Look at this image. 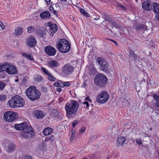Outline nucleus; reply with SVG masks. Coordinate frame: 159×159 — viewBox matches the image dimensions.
I'll return each instance as SVG.
<instances>
[{
	"instance_id": "nucleus-63",
	"label": "nucleus",
	"mask_w": 159,
	"mask_h": 159,
	"mask_svg": "<svg viewBox=\"0 0 159 159\" xmlns=\"http://www.w3.org/2000/svg\"><path fill=\"white\" fill-rule=\"evenodd\" d=\"M157 153L159 155V150H158L157 151Z\"/></svg>"
},
{
	"instance_id": "nucleus-48",
	"label": "nucleus",
	"mask_w": 159,
	"mask_h": 159,
	"mask_svg": "<svg viewBox=\"0 0 159 159\" xmlns=\"http://www.w3.org/2000/svg\"><path fill=\"white\" fill-rule=\"evenodd\" d=\"M60 83H58V82H55L54 83V85L56 87H58L60 86Z\"/></svg>"
},
{
	"instance_id": "nucleus-30",
	"label": "nucleus",
	"mask_w": 159,
	"mask_h": 159,
	"mask_svg": "<svg viewBox=\"0 0 159 159\" xmlns=\"http://www.w3.org/2000/svg\"><path fill=\"white\" fill-rule=\"evenodd\" d=\"M104 18H106L108 21V22L110 23L113 20L111 17L110 15H108L107 13H105L104 14Z\"/></svg>"
},
{
	"instance_id": "nucleus-38",
	"label": "nucleus",
	"mask_w": 159,
	"mask_h": 159,
	"mask_svg": "<svg viewBox=\"0 0 159 159\" xmlns=\"http://www.w3.org/2000/svg\"><path fill=\"white\" fill-rule=\"evenodd\" d=\"M5 85V84L2 81H0V90H3L4 89Z\"/></svg>"
},
{
	"instance_id": "nucleus-16",
	"label": "nucleus",
	"mask_w": 159,
	"mask_h": 159,
	"mask_svg": "<svg viewBox=\"0 0 159 159\" xmlns=\"http://www.w3.org/2000/svg\"><path fill=\"white\" fill-rule=\"evenodd\" d=\"M151 2L149 0L143 2L142 3V8L145 10L149 11L152 9V6H151Z\"/></svg>"
},
{
	"instance_id": "nucleus-5",
	"label": "nucleus",
	"mask_w": 159,
	"mask_h": 159,
	"mask_svg": "<svg viewBox=\"0 0 159 159\" xmlns=\"http://www.w3.org/2000/svg\"><path fill=\"white\" fill-rule=\"evenodd\" d=\"M17 114L15 112L7 111L3 116L4 119L6 121L11 122L14 121L17 118Z\"/></svg>"
},
{
	"instance_id": "nucleus-40",
	"label": "nucleus",
	"mask_w": 159,
	"mask_h": 159,
	"mask_svg": "<svg viewBox=\"0 0 159 159\" xmlns=\"http://www.w3.org/2000/svg\"><path fill=\"white\" fill-rule=\"evenodd\" d=\"M78 120H75L72 123V126L74 127L75 125L78 123Z\"/></svg>"
},
{
	"instance_id": "nucleus-15",
	"label": "nucleus",
	"mask_w": 159,
	"mask_h": 159,
	"mask_svg": "<svg viewBox=\"0 0 159 159\" xmlns=\"http://www.w3.org/2000/svg\"><path fill=\"white\" fill-rule=\"evenodd\" d=\"M15 96L11 97L10 100L7 102V105L8 106L12 108H15L17 107L16 102V98Z\"/></svg>"
},
{
	"instance_id": "nucleus-27",
	"label": "nucleus",
	"mask_w": 159,
	"mask_h": 159,
	"mask_svg": "<svg viewBox=\"0 0 159 159\" xmlns=\"http://www.w3.org/2000/svg\"><path fill=\"white\" fill-rule=\"evenodd\" d=\"M55 138L53 135H52L49 137H46L45 139V142H48L50 143L52 142Z\"/></svg>"
},
{
	"instance_id": "nucleus-52",
	"label": "nucleus",
	"mask_w": 159,
	"mask_h": 159,
	"mask_svg": "<svg viewBox=\"0 0 159 159\" xmlns=\"http://www.w3.org/2000/svg\"><path fill=\"white\" fill-rule=\"evenodd\" d=\"M155 18L159 21V15L157 14L155 16Z\"/></svg>"
},
{
	"instance_id": "nucleus-35",
	"label": "nucleus",
	"mask_w": 159,
	"mask_h": 159,
	"mask_svg": "<svg viewBox=\"0 0 159 159\" xmlns=\"http://www.w3.org/2000/svg\"><path fill=\"white\" fill-rule=\"evenodd\" d=\"M28 32L29 33H31L34 30V28L33 26H30L27 28Z\"/></svg>"
},
{
	"instance_id": "nucleus-37",
	"label": "nucleus",
	"mask_w": 159,
	"mask_h": 159,
	"mask_svg": "<svg viewBox=\"0 0 159 159\" xmlns=\"http://www.w3.org/2000/svg\"><path fill=\"white\" fill-rule=\"evenodd\" d=\"M48 76V78L49 80L52 81H54L55 80V78L52 76L51 73H50V75H47Z\"/></svg>"
},
{
	"instance_id": "nucleus-43",
	"label": "nucleus",
	"mask_w": 159,
	"mask_h": 159,
	"mask_svg": "<svg viewBox=\"0 0 159 159\" xmlns=\"http://www.w3.org/2000/svg\"><path fill=\"white\" fill-rule=\"evenodd\" d=\"M130 55L132 57L135 58L136 55L134 53V52L132 51H131L130 53Z\"/></svg>"
},
{
	"instance_id": "nucleus-7",
	"label": "nucleus",
	"mask_w": 159,
	"mask_h": 159,
	"mask_svg": "<svg viewBox=\"0 0 159 159\" xmlns=\"http://www.w3.org/2000/svg\"><path fill=\"white\" fill-rule=\"evenodd\" d=\"M96 61L97 63L99 66L101 70L104 71L107 70L108 64L104 58L102 57H98L97 58Z\"/></svg>"
},
{
	"instance_id": "nucleus-22",
	"label": "nucleus",
	"mask_w": 159,
	"mask_h": 159,
	"mask_svg": "<svg viewBox=\"0 0 159 159\" xmlns=\"http://www.w3.org/2000/svg\"><path fill=\"white\" fill-rule=\"evenodd\" d=\"M135 28L136 30H146L147 29V26L144 25L137 24L136 25Z\"/></svg>"
},
{
	"instance_id": "nucleus-46",
	"label": "nucleus",
	"mask_w": 159,
	"mask_h": 159,
	"mask_svg": "<svg viewBox=\"0 0 159 159\" xmlns=\"http://www.w3.org/2000/svg\"><path fill=\"white\" fill-rule=\"evenodd\" d=\"M0 26L2 29H3L4 28V26L3 25L2 22L0 20Z\"/></svg>"
},
{
	"instance_id": "nucleus-9",
	"label": "nucleus",
	"mask_w": 159,
	"mask_h": 159,
	"mask_svg": "<svg viewBox=\"0 0 159 159\" xmlns=\"http://www.w3.org/2000/svg\"><path fill=\"white\" fill-rule=\"evenodd\" d=\"M6 71L10 75H16L17 73V70L16 66L9 63H7Z\"/></svg>"
},
{
	"instance_id": "nucleus-50",
	"label": "nucleus",
	"mask_w": 159,
	"mask_h": 159,
	"mask_svg": "<svg viewBox=\"0 0 159 159\" xmlns=\"http://www.w3.org/2000/svg\"><path fill=\"white\" fill-rule=\"evenodd\" d=\"M85 130V128L84 127H82L81 128V130H80V132L81 133H82L83 132H84Z\"/></svg>"
},
{
	"instance_id": "nucleus-17",
	"label": "nucleus",
	"mask_w": 159,
	"mask_h": 159,
	"mask_svg": "<svg viewBox=\"0 0 159 159\" xmlns=\"http://www.w3.org/2000/svg\"><path fill=\"white\" fill-rule=\"evenodd\" d=\"M34 116L38 119H41L44 116L43 111L40 110H35L34 111Z\"/></svg>"
},
{
	"instance_id": "nucleus-23",
	"label": "nucleus",
	"mask_w": 159,
	"mask_h": 159,
	"mask_svg": "<svg viewBox=\"0 0 159 159\" xmlns=\"http://www.w3.org/2000/svg\"><path fill=\"white\" fill-rule=\"evenodd\" d=\"M53 129L50 127H47L43 131V134L45 135H48L53 132Z\"/></svg>"
},
{
	"instance_id": "nucleus-61",
	"label": "nucleus",
	"mask_w": 159,
	"mask_h": 159,
	"mask_svg": "<svg viewBox=\"0 0 159 159\" xmlns=\"http://www.w3.org/2000/svg\"><path fill=\"white\" fill-rule=\"evenodd\" d=\"M99 19V18H95L94 19L96 20H98Z\"/></svg>"
},
{
	"instance_id": "nucleus-19",
	"label": "nucleus",
	"mask_w": 159,
	"mask_h": 159,
	"mask_svg": "<svg viewBox=\"0 0 159 159\" xmlns=\"http://www.w3.org/2000/svg\"><path fill=\"white\" fill-rule=\"evenodd\" d=\"M40 16L42 18L48 19L51 16L50 12L48 11H45L40 14Z\"/></svg>"
},
{
	"instance_id": "nucleus-25",
	"label": "nucleus",
	"mask_w": 159,
	"mask_h": 159,
	"mask_svg": "<svg viewBox=\"0 0 159 159\" xmlns=\"http://www.w3.org/2000/svg\"><path fill=\"white\" fill-rule=\"evenodd\" d=\"M48 65L52 67H57L59 66V63L57 61H51L49 62Z\"/></svg>"
},
{
	"instance_id": "nucleus-55",
	"label": "nucleus",
	"mask_w": 159,
	"mask_h": 159,
	"mask_svg": "<svg viewBox=\"0 0 159 159\" xmlns=\"http://www.w3.org/2000/svg\"><path fill=\"white\" fill-rule=\"evenodd\" d=\"M108 40H110L112 41L114 43H115L116 45H117V43L115 40H112V39H108Z\"/></svg>"
},
{
	"instance_id": "nucleus-14",
	"label": "nucleus",
	"mask_w": 159,
	"mask_h": 159,
	"mask_svg": "<svg viewBox=\"0 0 159 159\" xmlns=\"http://www.w3.org/2000/svg\"><path fill=\"white\" fill-rule=\"evenodd\" d=\"M16 102L17 107H20L23 106L25 104V100L24 99L21 98L20 96L15 95Z\"/></svg>"
},
{
	"instance_id": "nucleus-10",
	"label": "nucleus",
	"mask_w": 159,
	"mask_h": 159,
	"mask_svg": "<svg viewBox=\"0 0 159 159\" xmlns=\"http://www.w3.org/2000/svg\"><path fill=\"white\" fill-rule=\"evenodd\" d=\"M74 70V67L69 63L64 65L62 68L63 73L67 75L70 74L73 72Z\"/></svg>"
},
{
	"instance_id": "nucleus-39",
	"label": "nucleus",
	"mask_w": 159,
	"mask_h": 159,
	"mask_svg": "<svg viewBox=\"0 0 159 159\" xmlns=\"http://www.w3.org/2000/svg\"><path fill=\"white\" fill-rule=\"evenodd\" d=\"M6 98V96L5 95L0 94V101H4Z\"/></svg>"
},
{
	"instance_id": "nucleus-3",
	"label": "nucleus",
	"mask_w": 159,
	"mask_h": 159,
	"mask_svg": "<svg viewBox=\"0 0 159 159\" xmlns=\"http://www.w3.org/2000/svg\"><path fill=\"white\" fill-rule=\"evenodd\" d=\"M58 50L63 53H66L69 51L70 48L69 42L65 39H61L57 44Z\"/></svg>"
},
{
	"instance_id": "nucleus-47",
	"label": "nucleus",
	"mask_w": 159,
	"mask_h": 159,
	"mask_svg": "<svg viewBox=\"0 0 159 159\" xmlns=\"http://www.w3.org/2000/svg\"><path fill=\"white\" fill-rule=\"evenodd\" d=\"M60 87L61 88H64L65 87L64 84L63 82H60Z\"/></svg>"
},
{
	"instance_id": "nucleus-53",
	"label": "nucleus",
	"mask_w": 159,
	"mask_h": 159,
	"mask_svg": "<svg viewBox=\"0 0 159 159\" xmlns=\"http://www.w3.org/2000/svg\"><path fill=\"white\" fill-rule=\"evenodd\" d=\"M46 1L47 4L49 5L50 4L51 2V0H45Z\"/></svg>"
},
{
	"instance_id": "nucleus-31",
	"label": "nucleus",
	"mask_w": 159,
	"mask_h": 159,
	"mask_svg": "<svg viewBox=\"0 0 159 159\" xmlns=\"http://www.w3.org/2000/svg\"><path fill=\"white\" fill-rule=\"evenodd\" d=\"M112 26H114L116 28L120 29V26L117 23L115 22L114 20H113L110 23Z\"/></svg>"
},
{
	"instance_id": "nucleus-20",
	"label": "nucleus",
	"mask_w": 159,
	"mask_h": 159,
	"mask_svg": "<svg viewBox=\"0 0 159 159\" xmlns=\"http://www.w3.org/2000/svg\"><path fill=\"white\" fill-rule=\"evenodd\" d=\"M22 32L23 29L20 27H18L15 29L13 34L15 36H20Z\"/></svg>"
},
{
	"instance_id": "nucleus-51",
	"label": "nucleus",
	"mask_w": 159,
	"mask_h": 159,
	"mask_svg": "<svg viewBox=\"0 0 159 159\" xmlns=\"http://www.w3.org/2000/svg\"><path fill=\"white\" fill-rule=\"evenodd\" d=\"M118 6L119 7L122 8L123 9H125V7L124 6L121 4H119Z\"/></svg>"
},
{
	"instance_id": "nucleus-34",
	"label": "nucleus",
	"mask_w": 159,
	"mask_h": 159,
	"mask_svg": "<svg viewBox=\"0 0 159 159\" xmlns=\"http://www.w3.org/2000/svg\"><path fill=\"white\" fill-rule=\"evenodd\" d=\"M49 10L52 13H53L54 15H57V11L54 9L53 7L52 6H50L49 8Z\"/></svg>"
},
{
	"instance_id": "nucleus-13",
	"label": "nucleus",
	"mask_w": 159,
	"mask_h": 159,
	"mask_svg": "<svg viewBox=\"0 0 159 159\" xmlns=\"http://www.w3.org/2000/svg\"><path fill=\"white\" fill-rule=\"evenodd\" d=\"M26 43L28 46L33 47L36 44V41L33 36H31L27 38Z\"/></svg>"
},
{
	"instance_id": "nucleus-18",
	"label": "nucleus",
	"mask_w": 159,
	"mask_h": 159,
	"mask_svg": "<svg viewBox=\"0 0 159 159\" xmlns=\"http://www.w3.org/2000/svg\"><path fill=\"white\" fill-rule=\"evenodd\" d=\"M125 140V138L123 137L119 136L118 138L116 141L117 146H121L124 144Z\"/></svg>"
},
{
	"instance_id": "nucleus-21",
	"label": "nucleus",
	"mask_w": 159,
	"mask_h": 159,
	"mask_svg": "<svg viewBox=\"0 0 159 159\" xmlns=\"http://www.w3.org/2000/svg\"><path fill=\"white\" fill-rule=\"evenodd\" d=\"M48 27L50 30H51L52 31L55 33L57 30V26L55 24H52L49 22L48 23Z\"/></svg>"
},
{
	"instance_id": "nucleus-59",
	"label": "nucleus",
	"mask_w": 159,
	"mask_h": 159,
	"mask_svg": "<svg viewBox=\"0 0 159 159\" xmlns=\"http://www.w3.org/2000/svg\"><path fill=\"white\" fill-rule=\"evenodd\" d=\"M54 35V33L53 32H51L50 34V35L51 36H53Z\"/></svg>"
},
{
	"instance_id": "nucleus-29",
	"label": "nucleus",
	"mask_w": 159,
	"mask_h": 159,
	"mask_svg": "<svg viewBox=\"0 0 159 159\" xmlns=\"http://www.w3.org/2000/svg\"><path fill=\"white\" fill-rule=\"evenodd\" d=\"M15 146L13 144H10L8 146V151L10 152H12L15 149Z\"/></svg>"
},
{
	"instance_id": "nucleus-1",
	"label": "nucleus",
	"mask_w": 159,
	"mask_h": 159,
	"mask_svg": "<svg viewBox=\"0 0 159 159\" xmlns=\"http://www.w3.org/2000/svg\"><path fill=\"white\" fill-rule=\"evenodd\" d=\"M25 93L28 98L33 101L38 99L41 95L40 91L34 86H31L27 89Z\"/></svg>"
},
{
	"instance_id": "nucleus-56",
	"label": "nucleus",
	"mask_w": 159,
	"mask_h": 159,
	"mask_svg": "<svg viewBox=\"0 0 159 159\" xmlns=\"http://www.w3.org/2000/svg\"><path fill=\"white\" fill-rule=\"evenodd\" d=\"M85 100L89 101L90 102H92V101L90 99L89 97H87L86 98Z\"/></svg>"
},
{
	"instance_id": "nucleus-28",
	"label": "nucleus",
	"mask_w": 159,
	"mask_h": 159,
	"mask_svg": "<svg viewBox=\"0 0 159 159\" xmlns=\"http://www.w3.org/2000/svg\"><path fill=\"white\" fill-rule=\"evenodd\" d=\"M80 11L81 13L87 17H89L90 15L88 13L86 12L84 9L80 8Z\"/></svg>"
},
{
	"instance_id": "nucleus-6",
	"label": "nucleus",
	"mask_w": 159,
	"mask_h": 159,
	"mask_svg": "<svg viewBox=\"0 0 159 159\" xmlns=\"http://www.w3.org/2000/svg\"><path fill=\"white\" fill-rule=\"evenodd\" d=\"M109 96L107 93L102 91L100 93L96 98L97 101L101 103H105L108 99Z\"/></svg>"
},
{
	"instance_id": "nucleus-60",
	"label": "nucleus",
	"mask_w": 159,
	"mask_h": 159,
	"mask_svg": "<svg viewBox=\"0 0 159 159\" xmlns=\"http://www.w3.org/2000/svg\"><path fill=\"white\" fill-rule=\"evenodd\" d=\"M156 112L157 113V116H159V113H157V112Z\"/></svg>"
},
{
	"instance_id": "nucleus-45",
	"label": "nucleus",
	"mask_w": 159,
	"mask_h": 159,
	"mask_svg": "<svg viewBox=\"0 0 159 159\" xmlns=\"http://www.w3.org/2000/svg\"><path fill=\"white\" fill-rule=\"evenodd\" d=\"M83 103L86 105V107L87 108H89V103L88 102H87V101L84 102H83Z\"/></svg>"
},
{
	"instance_id": "nucleus-58",
	"label": "nucleus",
	"mask_w": 159,
	"mask_h": 159,
	"mask_svg": "<svg viewBox=\"0 0 159 159\" xmlns=\"http://www.w3.org/2000/svg\"><path fill=\"white\" fill-rule=\"evenodd\" d=\"M59 100L60 102H61L63 101V98H59Z\"/></svg>"
},
{
	"instance_id": "nucleus-24",
	"label": "nucleus",
	"mask_w": 159,
	"mask_h": 159,
	"mask_svg": "<svg viewBox=\"0 0 159 159\" xmlns=\"http://www.w3.org/2000/svg\"><path fill=\"white\" fill-rule=\"evenodd\" d=\"M153 8V11L156 13H159V4L153 2L152 4Z\"/></svg>"
},
{
	"instance_id": "nucleus-32",
	"label": "nucleus",
	"mask_w": 159,
	"mask_h": 159,
	"mask_svg": "<svg viewBox=\"0 0 159 159\" xmlns=\"http://www.w3.org/2000/svg\"><path fill=\"white\" fill-rule=\"evenodd\" d=\"M23 56L30 60H34L33 57L30 54L25 53L23 54Z\"/></svg>"
},
{
	"instance_id": "nucleus-26",
	"label": "nucleus",
	"mask_w": 159,
	"mask_h": 159,
	"mask_svg": "<svg viewBox=\"0 0 159 159\" xmlns=\"http://www.w3.org/2000/svg\"><path fill=\"white\" fill-rule=\"evenodd\" d=\"M51 115L52 117L56 118L57 117L58 112L57 111L54 109H52L51 110Z\"/></svg>"
},
{
	"instance_id": "nucleus-8",
	"label": "nucleus",
	"mask_w": 159,
	"mask_h": 159,
	"mask_svg": "<svg viewBox=\"0 0 159 159\" xmlns=\"http://www.w3.org/2000/svg\"><path fill=\"white\" fill-rule=\"evenodd\" d=\"M34 134L32 128L31 127H28L26 130H24L21 132L20 134L24 138L28 139L33 136Z\"/></svg>"
},
{
	"instance_id": "nucleus-57",
	"label": "nucleus",
	"mask_w": 159,
	"mask_h": 159,
	"mask_svg": "<svg viewBox=\"0 0 159 159\" xmlns=\"http://www.w3.org/2000/svg\"><path fill=\"white\" fill-rule=\"evenodd\" d=\"M61 90V88H59L56 89V91L57 92H60Z\"/></svg>"
},
{
	"instance_id": "nucleus-36",
	"label": "nucleus",
	"mask_w": 159,
	"mask_h": 159,
	"mask_svg": "<svg viewBox=\"0 0 159 159\" xmlns=\"http://www.w3.org/2000/svg\"><path fill=\"white\" fill-rule=\"evenodd\" d=\"M41 70L43 72L47 75H50V73L45 68L42 67L41 68Z\"/></svg>"
},
{
	"instance_id": "nucleus-42",
	"label": "nucleus",
	"mask_w": 159,
	"mask_h": 159,
	"mask_svg": "<svg viewBox=\"0 0 159 159\" xmlns=\"http://www.w3.org/2000/svg\"><path fill=\"white\" fill-rule=\"evenodd\" d=\"M63 83L64 84L65 86L68 87L70 85V84L69 82H65Z\"/></svg>"
},
{
	"instance_id": "nucleus-41",
	"label": "nucleus",
	"mask_w": 159,
	"mask_h": 159,
	"mask_svg": "<svg viewBox=\"0 0 159 159\" xmlns=\"http://www.w3.org/2000/svg\"><path fill=\"white\" fill-rule=\"evenodd\" d=\"M23 159H32V158L30 156L27 155L24 156Z\"/></svg>"
},
{
	"instance_id": "nucleus-2",
	"label": "nucleus",
	"mask_w": 159,
	"mask_h": 159,
	"mask_svg": "<svg viewBox=\"0 0 159 159\" xmlns=\"http://www.w3.org/2000/svg\"><path fill=\"white\" fill-rule=\"evenodd\" d=\"M79 107V105L76 101H71L70 103H68L65 105L66 113L70 116L75 115Z\"/></svg>"
},
{
	"instance_id": "nucleus-12",
	"label": "nucleus",
	"mask_w": 159,
	"mask_h": 159,
	"mask_svg": "<svg viewBox=\"0 0 159 159\" xmlns=\"http://www.w3.org/2000/svg\"><path fill=\"white\" fill-rule=\"evenodd\" d=\"M45 51L46 53L49 56H54L56 52L55 48L52 47L47 46L45 47Z\"/></svg>"
},
{
	"instance_id": "nucleus-11",
	"label": "nucleus",
	"mask_w": 159,
	"mask_h": 159,
	"mask_svg": "<svg viewBox=\"0 0 159 159\" xmlns=\"http://www.w3.org/2000/svg\"><path fill=\"white\" fill-rule=\"evenodd\" d=\"M15 128L18 130H26L29 127L26 122H23L19 124H15L14 125Z\"/></svg>"
},
{
	"instance_id": "nucleus-62",
	"label": "nucleus",
	"mask_w": 159,
	"mask_h": 159,
	"mask_svg": "<svg viewBox=\"0 0 159 159\" xmlns=\"http://www.w3.org/2000/svg\"><path fill=\"white\" fill-rule=\"evenodd\" d=\"M19 80L18 79H17V80H15V81L16 82H17Z\"/></svg>"
},
{
	"instance_id": "nucleus-4",
	"label": "nucleus",
	"mask_w": 159,
	"mask_h": 159,
	"mask_svg": "<svg viewBox=\"0 0 159 159\" xmlns=\"http://www.w3.org/2000/svg\"><path fill=\"white\" fill-rule=\"evenodd\" d=\"M107 79L106 77L101 74L97 75L94 78L95 84L100 87L104 86L107 84Z\"/></svg>"
},
{
	"instance_id": "nucleus-54",
	"label": "nucleus",
	"mask_w": 159,
	"mask_h": 159,
	"mask_svg": "<svg viewBox=\"0 0 159 159\" xmlns=\"http://www.w3.org/2000/svg\"><path fill=\"white\" fill-rule=\"evenodd\" d=\"M71 135H75V131L73 129L71 130Z\"/></svg>"
},
{
	"instance_id": "nucleus-49",
	"label": "nucleus",
	"mask_w": 159,
	"mask_h": 159,
	"mask_svg": "<svg viewBox=\"0 0 159 159\" xmlns=\"http://www.w3.org/2000/svg\"><path fill=\"white\" fill-rule=\"evenodd\" d=\"M75 137V135H71L70 137V141H72L74 140Z\"/></svg>"
},
{
	"instance_id": "nucleus-33",
	"label": "nucleus",
	"mask_w": 159,
	"mask_h": 159,
	"mask_svg": "<svg viewBox=\"0 0 159 159\" xmlns=\"http://www.w3.org/2000/svg\"><path fill=\"white\" fill-rule=\"evenodd\" d=\"M6 66L7 63H5L3 65L0 66V72H2L5 71H6Z\"/></svg>"
},
{
	"instance_id": "nucleus-64",
	"label": "nucleus",
	"mask_w": 159,
	"mask_h": 159,
	"mask_svg": "<svg viewBox=\"0 0 159 159\" xmlns=\"http://www.w3.org/2000/svg\"><path fill=\"white\" fill-rule=\"evenodd\" d=\"M103 22H105V23H106V21L105 20H104L103 21Z\"/></svg>"
},
{
	"instance_id": "nucleus-44",
	"label": "nucleus",
	"mask_w": 159,
	"mask_h": 159,
	"mask_svg": "<svg viewBox=\"0 0 159 159\" xmlns=\"http://www.w3.org/2000/svg\"><path fill=\"white\" fill-rule=\"evenodd\" d=\"M136 142L138 144H142V140L139 139H137L136 140Z\"/></svg>"
}]
</instances>
